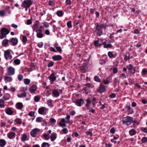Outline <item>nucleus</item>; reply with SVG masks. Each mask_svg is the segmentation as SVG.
Segmentation results:
<instances>
[{"mask_svg":"<svg viewBox=\"0 0 147 147\" xmlns=\"http://www.w3.org/2000/svg\"><path fill=\"white\" fill-rule=\"evenodd\" d=\"M105 87L103 85L102 83H101L98 89L97 90V91L100 94L105 92Z\"/></svg>","mask_w":147,"mask_h":147,"instance_id":"obj_8","label":"nucleus"},{"mask_svg":"<svg viewBox=\"0 0 147 147\" xmlns=\"http://www.w3.org/2000/svg\"><path fill=\"white\" fill-rule=\"evenodd\" d=\"M72 135L73 137H77L78 136V134L77 132H75L73 133Z\"/></svg>","mask_w":147,"mask_h":147,"instance_id":"obj_53","label":"nucleus"},{"mask_svg":"<svg viewBox=\"0 0 147 147\" xmlns=\"http://www.w3.org/2000/svg\"><path fill=\"white\" fill-rule=\"evenodd\" d=\"M5 15V12L4 10H0V16H1L4 17Z\"/></svg>","mask_w":147,"mask_h":147,"instance_id":"obj_42","label":"nucleus"},{"mask_svg":"<svg viewBox=\"0 0 147 147\" xmlns=\"http://www.w3.org/2000/svg\"><path fill=\"white\" fill-rule=\"evenodd\" d=\"M141 130L144 132L147 133V128L142 127L141 128Z\"/></svg>","mask_w":147,"mask_h":147,"instance_id":"obj_54","label":"nucleus"},{"mask_svg":"<svg viewBox=\"0 0 147 147\" xmlns=\"http://www.w3.org/2000/svg\"><path fill=\"white\" fill-rule=\"evenodd\" d=\"M54 64V62L53 61H51L48 64L47 66L49 67H51Z\"/></svg>","mask_w":147,"mask_h":147,"instance_id":"obj_49","label":"nucleus"},{"mask_svg":"<svg viewBox=\"0 0 147 147\" xmlns=\"http://www.w3.org/2000/svg\"><path fill=\"white\" fill-rule=\"evenodd\" d=\"M49 145L48 143L46 142H43L42 145L41 147H49Z\"/></svg>","mask_w":147,"mask_h":147,"instance_id":"obj_43","label":"nucleus"},{"mask_svg":"<svg viewBox=\"0 0 147 147\" xmlns=\"http://www.w3.org/2000/svg\"><path fill=\"white\" fill-rule=\"evenodd\" d=\"M5 112L7 114L9 115H11L13 113V111L9 107H8L5 109Z\"/></svg>","mask_w":147,"mask_h":147,"instance_id":"obj_16","label":"nucleus"},{"mask_svg":"<svg viewBox=\"0 0 147 147\" xmlns=\"http://www.w3.org/2000/svg\"><path fill=\"white\" fill-rule=\"evenodd\" d=\"M120 78H121L122 79L126 78V75L125 74H121L120 76Z\"/></svg>","mask_w":147,"mask_h":147,"instance_id":"obj_51","label":"nucleus"},{"mask_svg":"<svg viewBox=\"0 0 147 147\" xmlns=\"http://www.w3.org/2000/svg\"><path fill=\"white\" fill-rule=\"evenodd\" d=\"M14 121L18 124H20L22 123V120L21 119L18 118L15 120Z\"/></svg>","mask_w":147,"mask_h":147,"instance_id":"obj_28","label":"nucleus"},{"mask_svg":"<svg viewBox=\"0 0 147 147\" xmlns=\"http://www.w3.org/2000/svg\"><path fill=\"white\" fill-rule=\"evenodd\" d=\"M57 51L60 53L62 52V50L61 47H55Z\"/></svg>","mask_w":147,"mask_h":147,"instance_id":"obj_48","label":"nucleus"},{"mask_svg":"<svg viewBox=\"0 0 147 147\" xmlns=\"http://www.w3.org/2000/svg\"><path fill=\"white\" fill-rule=\"evenodd\" d=\"M4 101L2 99H0V107L3 108L4 107Z\"/></svg>","mask_w":147,"mask_h":147,"instance_id":"obj_29","label":"nucleus"},{"mask_svg":"<svg viewBox=\"0 0 147 147\" xmlns=\"http://www.w3.org/2000/svg\"><path fill=\"white\" fill-rule=\"evenodd\" d=\"M32 3L31 0H25L22 3L24 7H29Z\"/></svg>","mask_w":147,"mask_h":147,"instance_id":"obj_3","label":"nucleus"},{"mask_svg":"<svg viewBox=\"0 0 147 147\" xmlns=\"http://www.w3.org/2000/svg\"><path fill=\"white\" fill-rule=\"evenodd\" d=\"M136 131L134 129H132L129 131V134L130 135L133 136L136 134Z\"/></svg>","mask_w":147,"mask_h":147,"instance_id":"obj_32","label":"nucleus"},{"mask_svg":"<svg viewBox=\"0 0 147 147\" xmlns=\"http://www.w3.org/2000/svg\"><path fill=\"white\" fill-rule=\"evenodd\" d=\"M34 113L33 111H31L29 112L28 114V115L31 116L33 117L34 115Z\"/></svg>","mask_w":147,"mask_h":147,"instance_id":"obj_63","label":"nucleus"},{"mask_svg":"<svg viewBox=\"0 0 147 147\" xmlns=\"http://www.w3.org/2000/svg\"><path fill=\"white\" fill-rule=\"evenodd\" d=\"M57 14L58 16L61 17L63 15V11H58L57 12Z\"/></svg>","mask_w":147,"mask_h":147,"instance_id":"obj_34","label":"nucleus"},{"mask_svg":"<svg viewBox=\"0 0 147 147\" xmlns=\"http://www.w3.org/2000/svg\"><path fill=\"white\" fill-rule=\"evenodd\" d=\"M47 104L49 106H52V100H48L47 101Z\"/></svg>","mask_w":147,"mask_h":147,"instance_id":"obj_59","label":"nucleus"},{"mask_svg":"<svg viewBox=\"0 0 147 147\" xmlns=\"http://www.w3.org/2000/svg\"><path fill=\"white\" fill-rule=\"evenodd\" d=\"M86 134L87 136H90L92 135V131H88L86 132Z\"/></svg>","mask_w":147,"mask_h":147,"instance_id":"obj_47","label":"nucleus"},{"mask_svg":"<svg viewBox=\"0 0 147 147\" xmlns=\"http://www.w3.org/2000/svg\"><path fill=\"white\" fill-rule=\"evenodd\" d=\"M6 143L5 141L3 139L0 140V146L1 147H3Z\"/></svg>","mask_w":147,"mask_h":147,"instance_id":"obj_26","label":"nucleus"},{"mask_svg":"<svg viewBox=\"0 0 147 147\" xmlns=\"http://www.w3.org/2000/svg\"><path fill=\"white\" fill-rule=\"evenodd\" d=\"M70 118V116L69 115H67L66 117L65 118V119L66 120V121H65L66 123H69L70 122V121L69 120V119Z\"/></svg>","mask_w":147,"mask_h":147,"instance_id":"obj_35","label":"nucleus"},{"mask_svg":"<svg viewBox=\"0 0 147 147\" xmlns=\"http://www.w3.org/2000/svg\"><path fill=\"white\" fill-rule=\"evenodd\" d=\"M14 63L16 65H19L20 63V60L18 59H16L14 61Z\"/></svg>","mask_w":147,"mask_h":147,"instance_id":"obj_40","label":"nucleus"},{"mask_svg":"<svg viewBox=\"0 0 147 147\" xmlns=\"http://www.w3.org/2000/svg\"><path fill=\"white\" fill-rule=\"evenodd\" d=\"M106 42H103L102 45H104V48H111L112 47V45L111 44H107Z\"/></svg>","mask_w":147,"mask_h":147,"instance_id":"obj_18","label":"nucleus"},{"mask_svg":"<svg viewBox=\"0 0 147 147\" xmlns=\"http://www.w3.org/2000/svg\"><path fill=\"white\" fill-rule=\"evenodd\" d=\"M18 78L19 81H21L23 79V76L22 75L20 74L18 76Z\"/></svg>","mask_w":147,"mask_h":147,"instance_id":"obj_45","label":"nucleus"},{"mask_svg":"<svg viewBox=\"0 0 147 147\" xmlns=\"http://www.w3.org/2000/svg\"><path fill=\"white\" fill-rule=\"evenodd\" d=\"M9 42L12 43V45L15 46L18 44V41L17 38H12L10 39Z\"/></svg>","mask_w":147,"mask_h":147,"instance_id":"obj_10","label":"nucleus"},{"mask_svg":"<svg viewBox=\"0 0 147 147\" xmlns=\"http://www.w3.org/2000/svg\"><path fill=\"white\" fill-rule=\"evenodd\" d=\"M50 122L52 123H55L56 122V121L55 119L53 118H51L50 119Z\"/></svg>","mask_w":147,"mask_h":147,"instance_id":"obj_50","label":"nucleus"},{"mask_svg":"<svg viewBox=\"0 0 147 147\" xmlns=\"http://www.w3.org/2000/svg\"><path fill=\"white\" fill-rule=\"evenodd\" d=\"M56 74V73L53 72L52 73L49 77V79L51 81V83L52 84L56 79V77L55 76Z\"/></svg>","mask_w":147,"mask_h":147,"instance_id":"obj_5","label":"nucleus"},{"mask_svg":"<svg viewBox=\"0 0 147 147\" xmlns=\"http://www.w3.org/2000/svg\"><path fill=\"white\" fill-rule=\"evenodd\" d=\"M53 96L55 97H58L60 95L58 91L56 89L54 90L52 92Z\"/></svg>","mask_w":147,"mask_h":147,"instance_id":"obj_13","label":"nucleus"},{"mask_svg":"<svg viewBox=\"0 0 147 147\" xmlns=\"http://www.w3.org/2000/svg\"><path fill=\"white\" fill-rule=\"evenodd\" d=\"M99 63L100 64L102 65L103 64H105L106 63V61L104 59H102V60L100 61Z\"/></svg>","mask_w":147,"mask_h":147,"instance_id":"obj_62","label":"nucleus"},{"mask_svg":"<svg viewBox=\"0 0 147 147\" xmlns=\"http://www.w3.org/2000/svg\"><path fill=\"white\" fill-rule=\"evenodd\" d=\"M7 71L8 74L9 76H11L15 74V70L14 68L11 66H10L7 68Z\"/></svg>","mask_w":147,"mask_h":147,"instance_id":"obj_6","label":"nucleus"},{"mask_svg":"<svg viewBox=\"0 0 147 147\" xmlns=\"http://www.w3.org/2000/svg\"><path fill=\"white\" fill-rule=\"evenodd\" d=\"M30 135L32 137H35L37 135V128L32 130L30 132Z\"/></svg>","mask_w":147,"mask_h":147,"instance_id":"obj_14","label":"nucleus"},{"mask_svg":"<svg viewBox=\"0 0 147 147\" xmlns=\"http://www.w3.org/2000/svg\"><path fill=\"white\" fill-rule=\"evenodd\" d=\"M86 64L85 63H84L82 66L80 67V70L82 73H84L86 72Z\"/></svg>","mask_w":147,"mask_h":147,"instance_id":"obj_15","label":"nucleus"},{"mask_svg":"<svg viewBox=\"0 0 147 147\" xmlns=\"http://www.w3.org/2000/svg\"><path fill=\"white\" fill-rule=\"evenodd\" d=\"M1 32L2 34L3 35H6L8 34L9 32V30L5 28H2L1 30Z\"/></svg>","mask_w":147,"mask_h":147,"instance_id":"obj_9","label":"nucleus"},{"mask_svg":"<svg viewBox=\"0 0 147 147\" xmlns=\"http://www.w3.org/2000/svg\"><path fill=\"white\" fill-rule=\"evenodd\" d=\"M24 82L25 84L28 85L30 83V80L28 79H25L24 80Z\"/></svg>","mask_w":147,"mask_h":147,"instance_id":"obj_37","label":"nucleus"},{"mask_svg":"<svg viewBox=\"0 0 147 147\" xmlns=\"http://www.w3.org/2000/svg\"><path fill=\"white\" fill-rule=\"evenodd\" d=\"M116 96V95L115 93H112L110 95L109 97L111 98H115Z\"/></svg>","mask_w":147,"mask_h":147,"instance_id":"obj_55","label":"nucleus"},{"mask_svg":"<svg viewBox=\"0 0 147 147\" xmlns=\"http://www.w3.org/2000/svg\"><path fill=\"white\" fill-rule=\"evenodd\" d=\"M16 106L17 109L21 110L23 107V105L22 102H18L16 103Z\"/></svg>","mask_w":147,"mask_h":147,"instance_id":"obj_17","label":"nucleus"},{"mask_svg":"<svg viewBox=\"0 0 147 147\" xmlns=\"http://www.w3.org/2000/svg\"><path fill=\"white\" fill-rule=\"evenodd\" d=\"M41 32H37V37L40 38L43 37V34Z\"/></svg>","mask_w":147,"mask_h":147,"instance_id":"obj_44","label":"nucleus"},{"mask_svg":"<svg viewBox=\"0 0 147 147\" xmlns=\"http://www.w3.org/2000/svg\"><path fill=\"white\" fill-rule=\"evenodd\" d=\"M45 111V108L44 107H42L39 108L38 110V113L40 114H43Z\"/></svg>","mask_w":147,"mask_h":147,"instance_id":"obj_25","label":"nucleus"},{"mask_svg":"<svg viewBox=\"0 0 147 147\" xmlns=\"http://www.w3.org/2000/svg\"><path fill=\"white\" fill-rule=\"evenodd\" d=\"M16 133L13 132H10L7 134V136L8 138H12L15 137Z\"/></svg>","mask_w":147,"mask_h":147,"instance_id":"obj_22","label":"nucleus"},{"mask_svg":"<svg viewBox=\"0 0 147 147\" xmlns=\"http://www.w3.org/2000/svg\"><path fill=\"white\" fill-rule=\"evenodd\" d=\"M93 44L95 47H100L102 45L101 43H99L98 40L94 41L93 42Z\"/></svg>","mask_w":147,"mask_h":147,"instance_id":"obj_21","label":"nucleus"},{"mask_svg":"<svg viewBox=\"0 0 147 147\" xmlns=\"http://www.w3.org/2000/svg\"><path fill=\"white\" fill-rule=\"evenodd\" d=\"M84 103V101L82 98H80L77 99L75 103L77 106L80 107Z\"/></svg>","mask_w":147,"mask_h":147,"instance_id":"obj_7","label":"nucleus"},{"mask_svg":"<svg viewBox=\"0 0 147 147\" xmlns=\"http://www.w3.org/2000/svg\"><path fill=\"white\" fill-rule=\"evenodd\" d=\"M67 25L69 28H71L72 27L71 21H68L67 23Z\"/></svg>","mask_w":147,"mask_h":147,"instance_id":"obj_33","label":"nucleus"},{"mask_svg":"<svg viewBox=\"0 0 147 147\" xmlns=\"http://www.w3.org/2000/svg\"><path fill=\"white\" fill-rule=\"evenodd\" d=\"M5 80L8 82H11L12 80L11 77L8 76H5Z\"/></svg>","mask_w":147,"mask_h":147,"instance_id":"obj_39","label":"nucleus"},{"mask_svg":"<svg viewBox=\"0 0 147 147\" xmlns=\"http://www.w3.org/2000/svg\"><path fill=\"white\" fill-rule=\"evenodd\" d=\"M44 121L43 119L41 117H37V122H42Z\"/></svg>","mask_w":147,"mask_h":147,"instance_id":"obj_52","label":"nucleus"},{"mask_svg":"<svg viewBox=\"0 0 147 147\" xmlns=\"http://www.w3.org/2000/svg\"><path fill=\"white\" fill-rule=\"evenodd\" d=\"M126 108H127V111L129 112V114H131L134 113L132 108L130 107V106H127Z\"/></svg>","mask_w":147,"mask_h":147,"instance_id":"obj_27","label":"nucleus"},{"mask_svg":"<svg viewBox=\"0 0 147 147\" xmlns=\"http://www.w3.org/2000/svg\"><path fill=\"white\" fill-rule=\"evenodd\" d=\"M108 55L109 57L111 58H113L115 57L114 55L112 52H109L108 53Z\"/></svg>","mask_w":147,"mask_h":147,"instance_id":"obj_31","label":"nucleus"},{"mask_svg":"<svg viewBox=\"0 0 147 147\" xmlns=\"http://www.w3.org/2000/svg\"><path fill=\"white\" fill-rule=\"evenodd\" d=\"M101 25L102 29H103L105 31L107 29V28L109 26V25L107 24V23H101Z\"/></svg>","mask_w":147,"mask_h":147,"instance_id":"obj_23","label":"nucleus"},{"mask_svg":"<svg viewBox=\"0 0 147 147\" xmlns=\"http://www.w3.org/2000/svg\"><path fill=\"white\" fill-rule=\"evenodd\" d=\"M94 80L95 81L97 82H100V80L99 77L97 76H96L94 77Z\"/></svg>","mask_w":147,"mask_h":147,"instance_id":"obj_46","label":"nucleus"},{"mask_svg":"<svg viewBox=\"0 0 147 147\" xmlns=\"http://www.w3.org/2000/svg\"><path fill=\"white\" fill-rule=\"evenodd\" d=\"M95 27V32L97 36H100L102 35L103 33L101 23L99 24L96 23Z\"/></svg>","mask_w":147,"mask_h":147,"instance_id":"obj_1","label":"nucleus"},{"mask_svg":"<svg viewBox=\"0 0 147 147\" xmlns=\"http://www.w3.org/2000/svg\"><path fill=\"white\" fill-rule=\"evenodd\" d=\"M4 56L7 60H8L9 59H11L12 58V56L10 54V52L8 50L5 51Z\"/></svg>","mask_w":147,"mask_h":147,"instance_id":"obj_4","label":"nucleus"},{"mask_svg":"<svg viewBox=\"0 0 147 147\" xmlns=\"http://www.w3.org/2000/svg\"><path fill=\"white\" fill-rule=\"evenodd\" d=\"M65 123H66L65 119H64L63 118L59 123V124L61 127H65L66 126Z\"/></svg>","mask_w":147,"mask_h":147,"instance_id":"obj_12","label":"nucleus"},{"mask_svg":"<svg viewBox=\"0 0 147 147\" xmlns=\"http://www.w3.org/2000/svg\"><path fill=\"white\" fill-rule=\"evenodd\" d=\"M18 96L19 98H22L23 96H26V93L25 92H24L21 94H18Z\"/></svg>","mask_w":147,"mask_h":147,"instance_id":"obj_38","label":"nucleus"},{"mask_svg":"<svg viewBox=\"0 0 147 147\" xmlns=\"http://www.w3.org/2000/svg\"><path fill=\"white\" fill-rule=\"evenodd\" d=\"M9 42L8 39H4L2 42V45L3 47H6Z\"/></svg>","mask_w":147,"mask_h":147,"instance_id":"obj_24","label":"nucleus"},{"mask_svg":"<svg viewBox=\"0 0 147 147\" xmlns=\"http://www.w3.org/2000/svg\"><path fill=\"white\" fill-rule=\"evenodd\" d=\"M22 42L24 43H26L27 41V38L26 36L23 35L22 36Z\"/></svg>","mask_w":147,"mask_h":147,"instance_id":"obj_41","label":"nucleus"},{"mask_svg":"<svg viewBox=\"0 0 147 147\" xmlns=\"http://www.w3.org/2000/svg\"><path fill=\"white\" fill-rule=\"evenodd\" d=\"M32 28L33 31V34H34V32H37V20H35V23L33 24Z\"/></svg>","mask_w":147,"mask_h":147,"instance_id":"obj_19","label":"nucleus"},{"mask_svg":"<svg viewBox=\"0 0 147 147\" xmlns=\"http://www.w3.org/2000/svg\"><path fill=\"white\" fill-rule=\"evenodd\" d=\"M142 74L144 75L146 74H147V70L145 69H143L142 71Z\"/></svg>","mask_w":147,"mask_h":147,"instance_id":"obj_60","label":"nucleus"},{"mask_svg":"<svg viewBox=\"0 0 147 147\" xmlns=\"http://www.w3.org/2000/svg\"><path fill=\"white\" fill-rule=\"evenodd\" d=\"M37 89V86L36 85H33L30 88V91L32 93L35 92Z\"/></svg>","mask_w":147,"mask_h":147,"instance_id":"obj_20","label":"nucleus"},{"mask_svg":"<svg viewBox=\"0 0 147 147\" xmlns=\"http://www.w3.org/2000/svg\"><path fill=\"white\" fill-rule=\"evenodd\" d=\"M43 45V43L42 42H40L37 45V46L38 47L41 48L42 47Z\"/></svg>","mask_w":147,"mask_h":147,"instance_id":"obj_58","label":"nucleus"},{"mask_svg":"<svg viewBox=\"0 0 147 147\" xmlns=\"http://www.w3.org/2000/svg\"><path fill=\"white\" fill-rule=\"evenodd\" d=\"M63 132L65 134H67L68 132V131L67 129L66 128H64L62 129Z\"/></svg>","mask_w":147,"mask_h":147,"instance_id":"obj_64","label":"nucleus"},{"mask_svg":"<svg viewBox=\"0 0 147 147\" xmlns=\"http://www.w3.org/2000/svg\"><path fill=\"white\" fill-rule=\"evenodd\" d=\"M133 120V118L130 116H127L126 117H124L122 120L123 124L127 125H130L132 123Z\"/></svg>","mask_w":147,"mask_h":147,"instance_id":"obj_2","label":"nucleus"},{"mask_svg":"<svg viewBox=\"0 0 147 147\" xmlns=\"http://www.w3.org/2000/svg\"><path fill=\"white\" fill-rule=\"evenodd\" d=\"M117 138H112L111 140V141L112 143H113L115 144L116 143H117V141H116V140H117Z\"/></svg>","mask_w":147,"mask_h":147,"instance_id":"obj_61","label":"nucleus"},{"mask_svg":"<svg viewBox=\"0 0 147 147\" xmlns=\"http://www.w3.org/2000/svg\"><path fill=\"white\" fill-rule=\"evenodd\" d=\"M62 58L61 56L59 55H55L52 57V59L54 61H59Z\"/></svg>","mask_w":147,"mask_h":147,"instance_id":"obj_11","label":"nucleus"},{"mask_svg":"<svg viewBox=\"0 0 147 147\" xmlns=\"http://www.w3.org/2000/svg\"><path fill=\"white\" fill-rule=\"evenodd\" d=\"M44 30V27L43 26H41L40 28L38 29V30L39 32H42Z\"/></svg>","mask_w":147,"mask_h":147,"instance_id":"obj_56","label":"nucleus"},{"mask_svg":"<svg viewBox=\"0 0 147 147\" xmlns=\"http://www.w3.org/2000/svg\"><path fill=\"white\" fill-rule=\"evenodd\" d=\"M129 55L128 54V55L127 56V55H126L124 58V59L125 60H127L130 59V58L129 57Z\"/></svg>","mask_w":147,"mask_h":147,"instance_id":"obj_57","label":"nucleus"},{"mask_svg":"<svg viewBox=\"0 0 147 147\" xmlns=\"http://www.w3.org/2000/svg\"><path fill=\"white\" fill-rule=\"evenodd\" d=\"M133 65L131 64H130L129 65L126 66L127 68L129 71H131L133 69Z\"/></svg>","mask_w":147,"mask_h":147,"instance_id":"obj_30","label":"nucleus"},{"mask_svg":"<svg viewBox=\"0 0 147 147\" xmlns=\"http://www.w3.org/2000/svg\"><path fill=\"white\" fill-rule=\"evenodd\" d=\"M52 90L51 89H48V90L46 91V94L47 96H48L50 95L51 94Z\"/></svg>","mask_w":147,"mask_h":147,"instance_id":"obj_36","label":"nucleus"}]
</instances>
